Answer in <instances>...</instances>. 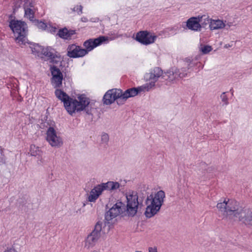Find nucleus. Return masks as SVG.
Wrapping results in <instances>:
<instances>
[{"instance_id":"obj_16","label":"nucleus","mask_w":252,"mask_h":252,"mask_svg":"<svg viewBox=\"0 0 252 252\" xmlns=\"http://www.w3.org/2000/svg\"><path fill=\"white\" fill-rule=\"evenodd\" d=\"M187 27L191 31H200L201 25L199 24L198 17H192L187 21Z\"/></svg>"},{"instance_id":"obj_4","label":"nucleus","mask_w":252,"mask_h":252,"mask_svg":"<svg viewBox=\"0 0 252 252\" xmlns=\"http://www.w3.org/2000/svg\"><path fill=\"white\" fill-rule=\"evenodd\" d=\"M161 74V68L158 67H155L150 73L146 74V79L149 81V83L136 88H129L124 92L122 90L121 100L125 101L129 97H134L142 92L150 91L155 86L156 82Z\"/></svg>"},{"instance_id":"obj_20","label":"nucleus","mask_w":252,"mask_h":252,"mask_svg":"<svg viewBox=\"0 0 252 252\" xmlns=\"http://www.w3.org/2000/svg\"><path fill=\"white\" fill-rule=\"evenodd\" d=\"M225 27V23L222 20H213L212 19L211 22L209 25L211 30L221 29Z\"/></svg>"},{"instance_id":"obj_18","label":"nucleus","mask_w":252,"mask_h":252,"mask_svg":"<svg viewBox=\"0 0 252 252\" xmlns=\"http://www.w3.org/2000/svg\"><path fill=\"white\" fill-rule=\"evenodd\" d=\"M103 191L100 184L95 186L90 191L88 197V200L91 202H94L102 194Z\"/></svg>"},{"instance_id":"obj_35","label":"nucleus","mask_w":252,"mask_h":252,"mask_svg":"<svg viewBox=\"0 0 252 252\" xmlns=\"http://www.w3.org/2000/svg\"><path fill=\"white\" fill-rule=\"evenodd\" d=\"M225 27H228L230 28V27L233 26V23L232 22H228L226 24H225Z\"/></svg>"},{"instance_id":"obj_12","label":"nucleus","mask_w":252,"mask_h":252,"mask_svg":"<svg viewBox=\"0 0 252 252\" xmlns=\"http://www.w3.org/2000/svg\"><path fill=\"white\" fill-rule=\"evenodd\" d=\"M134 38L141 44L148 45L154 43L157 36L147 31H141L136 33Z\"/></svg>"},{"instance_id":"obj_8","label":"nucleus","mask_w":252,"mask_h":252,"mask_svg":"<svg viewBox=\"0 0 252 252\" xmlns=\"http://www.w3.org/2000/svg\"><path fill=\"white\" fill-rule=\"evenodd\" d=\"M103 222L98 220L95 224L93 231L88 235L85 241V247L88 249L94 246L101 235Z\"/></svg>"},{"instance_id":"obj_34","label":"nucleus","mask_w":252,"mask_h":252,"mask_svg":"<svg viewBox=\"0 0 252 252\" xmlns=\"http://www.w3.org/2000/svg\"><path fill=\"white\" fill-rule=\"evenodd\" d=\"M4 252H16V251L13 248H10L5 251Z\"/></svg>"},{"instance_id":"obj_32","label":"nucleus","mask_w":252,"mask_h":252,"mask_svg":"<svg viewBox=\"0 0 252 252\" xmlns=\"http://www.w3.org/2000/svg\"><path fill=\"white\" fill-rule=\"evenodd\" d=\"M6 163V158L5 156H0V165L5 164Z\"/></svg>"},{"instance_id":"obj_29","label":"nucleus","mask_w":252,"mask_h":252,"mask_svg":"<svg viewBox=\"0 0 252 252\" xmlns=\"http://www.w3.org/2000/svg\"><path fill=\"white\" fill-rule=\"evenodd\" d=\"M46 30L51 33L55 34L57 31V29L55 27L49 25L47 26Z\"/></svg>"},{"instance_id":"obj_28","label":"nucleus","mask_w":252,"mask_h":252,"mask_svg":"<svg viewBox=\"0 0 252 252\" xmlns=\"http://www.w3.org/2000/svg\"><path fill=\"white\" fill-rule=\"evenodd\" d=\"M212 50V47L209 45H205L201 48V51L203 54H207Z\"/></svg>"},{"instance_id":"obj_37","label":"nucleus","mask_w":252,"mask_h":252,"mask_svg":"<svg viewBox=\"0 0 252 252\" xmlns=\"http://www.w3.org/2000/svg\"><path fill=\"white\" fill-rule=\"evenodd\" d=\"M82 21L84 22H86L87 21V19L85 17H83L81 18Z\"/></svg>"},{"instance_id":"obj_1","label":"nucleus","mask_w":252,"mask_h":252,"mask_svg":"<svg viewBox=\"0 0 252 252\" xmlns=\"http://www.w3.org/2000/svg\"><path fill=\"white\" fill-rule=\"evenodd\" d=\"M126 206L122 202H117L114 204L105 215V220L107 221L111 220L118 216L123 214L126 210L129 217H134L137 213L138 208L141 209L144 206L143 199L138 196L137 193L130 191L126 194Z\"/></svg>"},{"instance_id":"obj_2","label":"nucleus","mask_w":252,"mask_h":252,"mask_svg":"<svg viewBox=\"0 0 252 252\" xmlns=\"http://www.w3.org/2000/svg\"><path fill=\"white\" fill-rule=\"evenodd\" d=\"M217 207L223 212L226 217L238 219L246 225H252V211L250 209L240 206L238 201L225 199L222 202L218 203Z\"/></svg>"},{"instance_id":"obj_3","label":"nucleus","mask_w":252,"mask_h":252,"mask_svg":"<svg viewBox=\"0 0 252 252\" xmlns=\"http://www.w3.org/2000/svg\"><path fill=\"white\" fill-rule=\"evenodd\" d=\"M55 94L59 99L63 102L65 109L71 115L76 112L83 111L90 103L89 98L84 94H81L78 97L79 101L70 97L61 89L55 90Z\"/></svg>"},{"instance_id":"obj_23","label":"nucleus","mask_w":252,"mask_h":252,"mask_svg":"<svg viewBox=\"0 0 252 252\" xmlns=\"http://www.w3.org/2000/svg\"><path fill=\"white\" fill-rule=\"evenodd\" d=\"M30 151L32 156H41L42 154V151L40 150L39 148L35 145H31Z\"/></svg>"},{"instance_id":"obj_10","label":"nucleus","mask_w":252,"mask_h":252,"mask_svg":"<svg viewBox=\"0 0 252 252\" xmlns=\"http://www.w3.org/2000/svg\"><path fill=\"white\" fill-rule=\"evenodd\" d=\"M52 77L51 84L56 90L62 87L63 76L60 69L55 65H52L50 68Z\"/></svg>"},{"instance_id":"obj_5","label":"nucleus","mask_w":252,"mask_h":252,"mask_svg":"<svg viewBox=\"0 0 252 252\" xmlns=\"http://www.w3.org/2000/svg\"><path fill=\"white\" fill-rule=\"evenodd\" d=\"M195 63L189 59H187L184 62L183 66L181 68L172 69L164 74L162 73L160 76L164 80L169 82H174L176 80L182 79L190 75V73L194 71ZM162 71V70H161Z\"/></svg>"},{"instance_id":"obj_38","label":"nucleus","mask_w":252,"mask_h":252,"mask_svg":"<svg viewBox=\"0 0 252 252\" xmlns=\"http://www.w3.org/2000/svg\"><path fill=\"white\" fill-rule=\"evenodd\" d=\"M202 165L204 167H206V165L205 162L202 163Z\"/></svg>"},{"instance_id":"obj_27","label":"nucleus","mask_w":252,"mask_h":252,"mask_svg":"<svg viewBox=\"0 0 252 252\" xmlns=\"http://www.w3.org/2000/svg\"><path fill=\"white\" fill-rule=\"evenodd\" d=\"M220 98L222 102H223V105H227L228 104V99L227 96L226 94V93L224 92L222 93L220 95Z\"/></svg>"},{"instance_id":"obj_22","label":"nucleus","mask_w":252,"mask_h":252,"mask_svg":"<svg viewBox=\"0 0 252 252\" xmlns=\"http://www.w3.org/2000/svg\"><path fill=\"white\" fill-rule=\"evenodd\" d=\"M26 44L29 45L31 51L33 54H37L40 51V50H42V48L41 46L39 45V44L29 42L28 39L26 40Z\"/></svg>"},{"instance_id":"obj_33","label":"nucleus","mask_w":252,"mask_h":252,"mask_svg":"<svg viewBox=\"0 0 252 252\" xmlns=\"http://www.w3.org/2000/svg\"><path fill=\"white\" fill-rule=\"evenodd\" d=\"M148 252H158L157 247H149Z\"/></svg>"},{"instance_id":"obj_30","label":"nucleus","mask_w":252,"mask_h":252,"mask_svg":"<svg viewBox=\"0 0 252 252\" xmlns=\"http://www.w3.org/2000/svg\"><path fill=\"white\" fill-rule=\"evenodd\" d=\"M84 110L86 111V113L87 114L92 115V111L93 108H92V104L90 103L88 105V106H86V108Z\"/></svg>"},{"instance_id":"obj_31","label":"nucleus","mask_w":252,"mask_h":252,"mask_svg":"<svg viewBox=\"0 0 252 252\" xmlns=\"http://www.w3.org/2000/svg\"><path fill=\"white\" fill-rule=\"evenodd\" d=\"M82 9L83 7L81 5H76L73 8V11L77 12L78 14H81Z\"/></svg>"},{"instance_id":"obj_39","label":"nucleus","mask_w":252,"mask_h":252,"mask_svg":"<svg viewBox=\"0 0 252 252\" xmlns=\"http://www.w3.org/2000/svg\"><path fill=\"white\" fill-rule=\"evenodd\" d=\"M107 223H109V221H107L106 220V221H105V223H107Z\"/></svg>"},{"instance_id":"obj_26","label":"nucleus","mask_w":252,"mask_h":252,"mask_svg":"<svg viewBox=\"0 0 252 252\" xmlns=\"http://www.w3.org/2000/svg\"><path fill=\"white\" fill-rule=\"evenodd\" d=\"M109 135L106 133H102L101 134V141L102 143H104L106 144L109 141Z\"/></svg>"},{"instance_id":"obj_14","label":"nucleus","mask_w":252,"mask_h":252,"mask_svg":"<svg viewBox=\"0 0 252 252\" xmlns=\"http://www.w3.org/2000/svg\"><path fill=\"white\" fill-rule=\"evenodd\" d=\"M42 54L47 58L48 61L53 64H58L61 62V58L59 53L51 47L43 48Z\"/></svg>"},{"instance_id":"obj_19","label":"nucleus","mask_w":252,"mask_h":252,"mask_svg":"<svg viewBox=\"0 0 252 252\" xmlns=\"http://www.w3.org/2000/svg\"><path fill=\"white\" fill-rule=\"evenodd\" d=\"M102 191L105 190L109 191H113L118 189L120 187V184L117 182L108 181L106 183H103L100 184Z\"/></svg>"},{"instance_id":"obj_7","label":"nucleus","mask_w":252,"mask_h":252,"mask_svg":"<svg viewBox=\"0 0 252 252\" xmlns=\"http://www.w3.org/2000/svg\"><path fill=\"white\" fill-rule=\"evenodd\" d=\"M9 27L16 36V42L20 45H26L28 33L27 24L20 20H12L9 23Z\"/></svg>"},{"instance_id":"obj_13","label":"nucleus","mask_w":252,"mask_h":252,"mask_svg":"<svg viewBox=\"0 0 252 252\" xmlns=\"http://www.w3.org/2000/svg\"><path fill=\"white\" fill-rule=\"evenodd\" d=\"M46 134V140L52 147L59 148L63 145L62 138L57 135V132L53 127L49 126Z\"/></svg>"},{"instance_id":"obj_17","label":"nucleus","mask_w":252,"mask_h":252,"mask_svg":"<svg viewBox=\"0 0 252 252\" xmlns=\"http://www.w3.org/2000/svg\"><path fill=\"white\" fill-rule=\"evenodd\" d=\"M76 33V31L73 30H68L67 28L64 27L60 29L56 35L58 36L62 39L64 40H70L72 36Z\"/></svg>"},{"instance_id":"obj_11","label":"nucleus","mask_w":252,"mask_h":252,"mask_svg":"<svg viewBox=\"0 0 252 252\" xmlns=\"http://www.w3.org/2000/svg\"><path fill=\"white\" fill-rule=\"evenodd\" d=\"M109 41V38L108 36H100L96 38H90L86 40L83 46L85 47V50L87 52L93 50L94 48L102 44H107Z\"/></svg>"},{"instance_id":"obj_24","label":"nucleus","mask_w":252,"mask_h":252,"mask_svg":"<svg viewBox=\"0 0 252 252\" xmlns=\"http://www.w3.org/2000/svg\"><path fill=\"white\" fill-rule=\"evenodd\" d=\"M34 14V12L31 8H25V16L28 18L30 21H33Z\"/></svg>"},{"instance_id":"obj_36","label":"nucleus","mask_w":252,"mask_h":252,"mask_svg":"<svg viewBox=\"0 0 252 252\" xmlns=\"http://www.w3.org/2000/svg\"><path fill=\"white\" fill-rule=\"evenodd\" d=\"M0 156H4L3 153V149L1 148V147H0Z\"/></svg>"},{"instance_id":"obj_21","label":"nucleus","mask_w":252,"mask_h":252,"mask_svg":"<svg viewBox=\"0 0 252 252\" xmlns=\"http://www.w3.org/2000/svg\"><path fill=\"white\" fill-rule=\"evenodd\" d=\"M199 19V24L201 25V28H205L206 27L210 24L212 19L209 16L206 15L198 16Z\"/></svg>"},{"instance_id":"obj_6","label":"nucleus","mask_w":252,"mask_h":252,"mask_svg":"<svg viewBox=\"0 0 252 252\" xmlns=\"http://www.w3.org/2000/svg\"><path fill=\"white\" fill-rule=\"evenodd\" d=\"M165 197V192L159 190L154 195L152 194L148 195L145 200L147 205L145 215L148 218H151L155 216L159 211Z\"/></svg>"},{"instance_id":"obj_15","label":"nucleus","mask_w":252,"mask_h":252,"mask_svg":"<svg viewBox=\"0 0 252 252\" xmlns=\"http://www.w3.org/2000/svg\"><path fill=\"white\" fill-rule=\"evenodd\" d=\"M87 55V52L81 46L75 44L69 45L67 48V56L71 58H81Z\"/></svg>"},{"instance_id":"obj_25","label":"nucleus","mask_w":252,"mask_h":252,"mask_svg":"<svg viewBox=\"0 0 252 252\" xmlns=\"http://www.w3.org/2000/svg\"><path fill=\"white\" fill-rule=\"evenodd\" d=\"M36 23L37 27L39 29L46 30L48 26L46 23L42 21H39V20H36Z\"/></svg>"},{"instance_id":"obj_9","label":"nucleus","mask_w":252,"mask_h":252,"mask_svg":"<svg viewBox=\"0 0 252 252\" xmlns=\"http://www.w3.org/2000/svg\"><path fill=\"white\" fill-rule=\"evenodd\" d=\"M122 90L118 89H112L107 91L103 97V102L105 105H110L114 103L115 100L120 99L117 101L118 104L120 105L123 103L119 101L121 100Z\"/></svg>"}]
</instances>
